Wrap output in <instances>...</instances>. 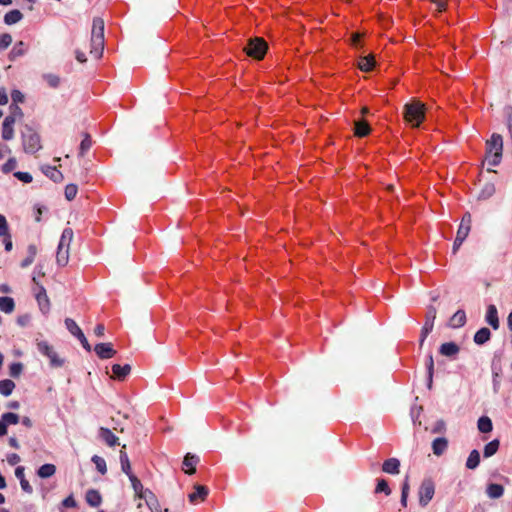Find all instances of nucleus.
Masks as SVG:
<instances>
[{
    "mask_svg": "<svg viewBox=\"0 0 512 512\" xmlns=\"http://www.w3.org/2000/svg\"><path fill=\"white\" fill-rule=\"evenodd\" d=\"M90 42V54L96 58L101 57L104 49V20L100 17L93 19Z\"/></svg>",
    "mask_w": 512,
    "mask_h": 512,
    "instance_id": "f257e3e1",
    "label": "nucleus"
},
{
    "mask_svg": "<svg viewBox=\"0 0 512 512\" xmlns=\"http://www.w3.org/2000/svg\"><path fill=\"white\" fill-rule=\"evenodd\" d=\"M503 152V138L500 134L493 133L486 142V159L492 166L500 164Z\"/></svg>",
    "mask_w": 512,
    "mask_h": 512,
    "instance_id": "f03ea898",
    "label": "nucleus"
},
{
    "mask_svg": "<svg viewBox=\"0 0 512 512\" xmlns=\"http://www.w3.org/2000/svg\"><path fill=\"white\" fill-rule=\"evenodd\" d=\"M404 118L413 127H418L425 118V106L419 101L407 103L404 106Z\"/></svg>",
    "mask_w": 512,
    "mask_h": 512,
    "instance_id": "7ed1b4c3",
    "label": "nucleus"
},
{
    "mask_svg": "<svg viewBox=\"0 0 512 512\" xmlns=\"http://www.w3.org/2000/svg\"><path fill=\"white\" fill-rule=\"evenodd\" d=\"M22 143L26 153L33 154L42 148L39 134L28 126H26L25 130L22 132Z\"/></svg>",
    "mask_w": 512,
    "mask_h": 512,
    "instance_id": "20e7f679",
    "label": "nucleus"
},
{
    "mask_svg": "<svg viewBox=\"0 0 512 512\" xmlns=\"http://www.w3.org/2000/svg\"><path fill=\"white\" fill-rule=\"evenodd\" d=\"M267 50V42L260 37H254L249 39L247 46L244 48L246 54L256 60H262Z\"/></svg>",
    "mask_w": 512,
    "mask_h": 512,
    "instance_id": "39448f33",
    "label": "nucleus"
},
{
    "mask_svg": "<svg viewBox=\"0 0 512 512\" xmlns=\"http://www.w3.org/2000/svg\"><path fill=\"white\" fill-rule=\"evenodd\" d=\"M435 494V484L431 478H425L418 490L419 504L426 507Z\"/></svg>",
    "mask_w": 512,
    "mask_h": 512,
    "instance_id": "423d86ee",
    "label": "nucleus"
},
{
    "mask_svg": "<svg viewBox=\"0 0 512 512\" xmlns=\"http://www.w3.org/2000/svg\"><path fill=\"white\" fill-rule=\"evenodd\" d=\"M436 315H437L436 308L433 305H429L427 307V311L425 314V322H424V325H423V327L421 329V333H420V340H419L420 348H422L427 336L433 330Z\"/></svg>",
    "mask_w": 512,
    "mask_h": 512,
    "instance_id": "0eeeda50",
    "label": "nucleus"
},
{
    "mask_svg": "<svg viewBox=\"0 0 512 512\" xmlns=\"http://www.w3.org/2000/svg\"><path fill=\"white\" fill-rule=\"evenodd\" d=\"M38 351L46 356L50 360L52 367H61L64 364V360L59 358L56 351L46 341L37 343Z\"/></svg>",
    "mask_w": 512,
    "mask_h": 512,
    "instance_id": "6e6552de",
    "label": "nucleus"
},
{
    "mask_svg": "<svg viewBox=\"0 0 512 512\" xmlns=\"http://www.w3.org/2000/svg\"><path fill=\"white\" fill-rule=\"evenodd\" d=\"M32 281L38 286V291L35 294L37 303L39 305L40 310L47 314L50 311V300L46 293V289L39 284L36 277H33Z\"/></svg>",
    "mask_w": 512,
    "mask_h": 512,
    "instance_id": "1a4fd4ad",
    "label": "nucleus"
},
{
    "mask_svg": "<svg viewBox=\"0 0 512 512\" xmlns=\"http://www.w3.org/2000/svg\"><path fill=\"white\" fill-rule=\"evenodd\" d=\"M471 223H472V216L469 212H466L462 219L461 223L459 225V228L457 230L456 238L460 241H465V239L468 237L469 232L471 230Z\"/></svg>",
    "mask_w": 512,
    "mask_h": 512,
    "instance_id": "9d476101",
    "label": "nucleus"
},
{
    "mask_svg": "<svg viewBox=\"0 0 512 512\" xmlns=\"http://www.w3.org/2000/svg\"><path fill=\"white\" fill-rule=\"evenodd\" d=\"M94 351L100 359H110L116 354L112 343H98L95 345Z\"/></svg>",
    "mask_w": 512,
    "mask_h": 512,
    "instance_id": "9b49d317",
    "label": "nucleus"
},
{
    "mask_svg": "<svg viewBox=\"0 0 512 512\" xmlns=\"http://www.w3.org/2000/svg\"><path fill=\"white\" fill-rule=\"evenodd\" d=\"M194 489L195 491L188 495L190 503L196 504L198 502H203L209 494L208 488L206 486L196 484L194 485Z\"/></svg>",
    "mask_w": 512,
    "mask_h": 512,
    "instance_id": "f8f14e48",
    "label": "nucleus"
},
{
    "mask_svg": "<svg viewBox=\"0 0 512 512\" xmlns=\"http://www.w3.org/2000/svg\"><path fill=\"white\" fill-rule=\"evenodd\" d=\"M111 370L113 379L124 381L131 372V366L129 364H113Z\"/></svg>",
    "mask_w": 512,
    "mask_h": 512,
    "instance_id": "ddd939ff",
    "label": "nucleus"
},
{
    "mask_svg": "<svg viewBox=\"0 0 512 512\" xmlns=\"http://www.w3.org/2000/svg\"><path fill=\"white\" fill-rule=\"evenodd\" d=\"M199 461L200 459L197 455L187 453L183 459L184 472L188 475L194 474Z\"/></svg>",
    "mask_w": 512,
    "mask_h": 512,
    "instance_id": "4468645a",
    "label": "nucleus"
},
{
    "mask_svg": "<svg viewBox=\"0 0 512 512\" xmlns=\"http://www.w3.org/2000/svg\"><path fill=\"white\" fill-rule=\"evenodd\" d=\"M99 437L110 447L119 445V438L108 428L101 427Z\"/></svg>",
    "mask_w": 512,
    "mask_h": 512,
    "instance_id": "2eb2a0df",
    "label": "nucleus"
},
{
    "mask_svg": "<svg viewBox=\"0 0 512 512\" xmlns=\"http://www.w3.org/2000/svg\"><path fill=\"white\" fill-rule=\"evenodd\" d=\"M485 320L494 330L499 328L498 311L495 305L491 304L487 307Z\"/></svg>",
    "mask_w": 512,
    "mask_h": 512,
    "instance_id": "dca6fc26",
    "label": "nucleus"
},
{
    "mask_svg": "<svg viewBox=\"0 0 512 512\" xmlns=\"http://www.w3.org/2000/svg\"><path fill=\"white\" fill-rule=\"evenodd\" d=\"M15 122L12 116H6L2 124V138L4 140H11L14 138Z\"/></svg>",
    "mask_w": 512,
    "mask_h": 512,
    "instance_id": "f3484780",
    "label": "nucleus"
},
{
    "mask_svg": "<svg viewBox=\"0 0 512 512\" xmlns=\"http://www.w3.org/2000/svg\"><path fill=\"white\" fill-rule=\"evenodd\" d=\"M382 471L387 474L397 475L400 472V461L397 458H389L382 464Z\"/></svg>",
    "mask_w": 512,
    "mask_h": 512,
    "instance_id": "a211bd4d",
    "label": "nucleus"
},
{
    "mask_svg": "<svg viewBox=\"0 0 512 512\" xmlns=\"http://www.w3.org/2000/svg\"><path fill=\"white\" fill-rule=\"evenodd\" d=\"M466 313L464 310H457L453 316L449 319L448 325L451 328H461L466 324Z\"/></svg>",
    "mask_w": 512,
    "mask_h": 512,
    "instance_id": "6ab92c4d",
    "label": "nucleus"
},
{
    "mask_svg": "<svg viewBox=\"0 0 512 512\" xmlns=\"http://www.w3.org/2000/svg\"><path fill=\"white\" fill-rule=\"evenodd\" d=\"M448 448V440L445 437H438L432 442V451L436 456H441Z\"/></svg>",
    "mask_w": 512,
    "mask_h": 512,
    "instance_id": "aec40b11",
    "label": "nucleus"
},
{
    "mask_svg": "<svg viewBox=\"0 0 512 512\" xmlns=\"http://www.w3.org/2000/svg\"><path fill=\"white\" fill-rule=\"evenodd\" d=\"M375 66V58L373 54L361 56L358 61V68L363 72L371 71Z\"/></svg>",
    "mask_w": 512,
    "mask_h": 512,
    "instance_id": "412c9836",
    "label": "nucleus"
},
{
    "mask_svg": "<svg viewBox=\"0 0 512 512\" xmlns=\"http://www.w3.org/2000/svg\"><path fill=\"white\" fill-rule=\"evenodd\" d=\"M459 351V346L454 342L443 343L439 348L440 354L447 357H453L457 355Z\"/></svg>",
    "mask_w": 512,
    "mask_h": 512,
    "instance_id": "4be33fe9",
    "label": "nucleus"
},
{
    "mask_svg": "<svg viewBox=\"0 0 512 512\" xmlns=\"http://www.w3.org/2000/svg\"><path fill=\"white\" fill-rule=\"evenodd\" d=\"M126 445L122 446V449L120 450V463H121V470L123 473H125L128 478L130 475H134L131 471V464L128 458V455L125 451Z\"/></svg>",
    "mask_w": 512,
    "mask_h": 512,
    "instance_id": "5701e85b",
    "label": "nucleus"
},
{
    "mask_svg": "<svg viewBox=\"0 0 512 512\" xmlns=\"http://www.w3.org/2000/svg\"><path fill=\"white\" fill-rule=\"evenodd\" d=\"M86 502L92 507L100 506L102 502V496L98 490L90 489L86 492Z\"/></svg>",
    "mask_w": 512,
    "mask_h": 512,
    "instance_id": "b1692460",
    "label": "nucleus"
},
{
    "mask_svg": "<svg viewBox=\"0 0 512 512\" xmlns=\"http://www.w3.org/2000/svg\"><path fill=\"white\" fill-rule=\"evenodd\" d=\"M42 171L47 177H49L55 183L63 181V174L56 167L45 166L42 168Z\"/></svg>",
    "mask_w": 512,
    "mask_h": 512,
    "instance_id": "393cba45",
    "label": "nucleus"
},
{
    "mask_svg": "<svg viewBox=\"0 0 512 512\" xmlns=\"http://www.w3.org/2000/svg\"><path fill=\"white\" fill-rule=\"evenodd\" d=\"M491 338V332L490 330L487 328V327H483L481 329H479L475 335H474V342L477 344V345H483L485 344L487 341H489Z\"/></svg>",
    "mask_w": 512,
    "mask_h": 512,
    "instance_id": "a878e982",
    "label": "nucleus"
},
{
    "mask_svg": "<svg viewBox=\"0 0 512 512\" xmlns=\"http://www.w3.org/2000/svg\"><path fill=\"white\" fill-rule=\"evenodd\" d=\"M371 131L369 124L364 120L355 121L354 134L357 137H365Z\"/></svg>",
    "mask_w": 512,
    "mask_h": 512,
    "instance_id": "bb28decb",
    "label": "nucleus"
},
{
    "mask_svg": "<svg viewBox=\"0 0 512 512\" xmlns=\"http://www.w3.org/2000/svg\"><path fill=\"white\" fill-rule=\"evenodd\" d=\"M486 493L491 499H498L503 496L504 487L500 484L491 483L487 486Z\"/></svg>",
    "mask_w": 512,
    "mask_h": 512,
    "instance_id": "cd10ccee",
    "label": "nucleus"
},
{
    "mask_svg": "<svg viewBox=\"0 0 512 512\" xmlns=\"http://www.w3.org/2000/svg\"><path fill=\"white\" fill-rule=\"evenodd\" d=\"M27 253H28L27 256L21 261L20 266L22 268H27L34 262L35 256L37 254L36 245H34V244L28 245Z\"/></svg>",
    "mask_w": 512,
    "mask_h": 512,
    "instance_id": "c85d7f7f",
    "label": "nucleus"
},
{
    "mask_svg": "<svg viewBox=\"0 0 512 512\" xmlns=\"http://www.w3.org/2000/svg\"><path fill=\"white\" fill-rule=\"evenodd\" d=\"M129 480L131 482L135 495L140 499H146V494H144V489L141 481L135 475H130Z\"/></svg>",
    "mask_w": 512,
    "mask_h": 512,
    "instance_id": "c756f323",
    "label": "nucleus"
},
{
    "mask_svg": "<svg viewBox=\"0 0 512 512\" xmlns=\"http://www.w3.org/2000/svg\"><path fill=\"white\" fill-rule=\"evenodd\" d=\"M23 18V14L20 10L14 9L7 12L4 16V22L7 25H13L18 23Z\"/></svg>",
    "mask_w": 512,
    "mask_h": 512,
    "instance_id": "7c9ffc66",
    "label": "nucleus"
},
{
    "mask_svg": "<svg viewBox=\"0 0 512 512\" xmlns=\"http://www.w3.org/2000/svg\"><path fill=\"white\" fill-rule=\"evenodd\" d=\"M15 309V302L13 298L8 296L0 297V311L4 313H12Z\"/></svg>",
    "mask_w": 512,
    "mask_h": 512,
    "instance_id": "2f4dec72",
    "label": "nucleus"
},
{
    "mask_svg": "<svg viewBox=\"0 0 512 512\" xmlns=\"http://www.w3.org/2000/svg\"><path fill=\"white\" fill-rule=\"evenodd\" d=\"M72 240H73V230L71 228H65L60 237L58 246L70 249Z\"/></svg>",
    "mask_w": 512,
    "mask_h": 512,
    "instance_id": "473e14b6",
    "label": "nucleus"
},
{
    "mask_svg": "<svg viewBox=\"0 0 512 512\" xmlns=\"http://www.w3.org/2000/svg\"><path fill=\"white\" fill-rule=\"evenodd\" d=\"M56 473V466L54 464H44L37 470V475L40 478H50Z\"/></svg>",
    "mask_w": 512,
    "mask_h": 512,
    "instance_id": "72a5a7b5",
    "label": "nucleus"
},
{
    "mask_svg": "<svg viewBox=\"0 0 512 512\" xmlns=\"http://www.w3.org/2000/svg\"><path fill=\"white\" fill-rule=\"evenodd\" d=\"M480 463V453L478 450L474 449L470 452L467 461L466 467L467 469L474 470L479 466Z\"/></svg>",
    "mask_w": 512,
    "mask_h": 512,
    "instance_id": "f704fd0d",
    "label": "nucleus"
},
{
    "mask_svg": "<svg viewBox=\"0 0 512 512\" xmlns=\"http://www.w3.org/2000/svg\"><path fill=\"white\" fill-rule=\"evenodd\" d=\"M69 248L57 247L56 262L60 266H66L69 261Z\"/></svg>",
    "mask_w": 512,
    "mask_h": 512,
    "instance_id": "c9c22d12",
    "label": "nucleus"
},
{
    "mask_svg": "<svg viewBox=\"0 0 512 512\" xmlns=\"http://www.w3.org/2000/svg\"><path fill=\"white\" fill-rule=\"evenodd\" d=\"M15 388V383L10 379H4L0 381V394L3 396H9L12 394Z\"/></svg>",
    "mask_w": 512,
    "mask_h": 512,
    "instance_id": "e433bc0d",
    "label": "nucleus"
},
{
    "mask_svg": "<svg viewBox=\"0 0 512 512\" xmlns=\"http://www.w3.org/2000/svg\"><path fill=\"white\" fill-rule=\"evenodd\" d=\"M499 445H500V442L498 439H494V440L490 441L489 443H487L485 445L484 451H483L484 457L489 458V457L493 456L494 454H496V452L499 449Z\"/></svg>",
    "mask_w": 512,
    "mask_h": 512,
    "instance_id": "4c0bfd02",
    "label": "nucleus"
},
{
    "mask_svg": "<svg viewBox=\"0 0 512 512\" xmlns=\"http://www.w3.org/2000/svg\"><path fill=\"white\" fill-rule=\"evenodd\" d=\"M492 428H493V424H492V421L489 417L487 416H482L479 418L478 420V429L480 432L482 433H488L490 431H492Z\"/></svg>",
    "mask_w": 512,
    "mask_h": 512,
    "instance_id": "58836bf2",
    "label": "nucleus"
},
{
    "mask_svg": "<svg viewBox=\"0 0 512 512\" xmlns=\"http://www.w3.org/2000/svg\"><path fill=\"white\" fill-rule=\"evenodd\" d=\"M26 53L25 43L23 41L17 42L10 52V59L14 60L17 57L23 56Z\"/></svg>",
    "mask_w": 512,
    "mask_h": 512,
    "instance_id": "ea45409f",
    "label": "nucleus"
},
{
    "mask_svg": "<svg viewBox=\"0 0 512 512\" xmlns=\"http://www.w3.org/2000/svg\"><path fill=\"white\" fill-rule=\"evenodd\" d=\"M65 326L67 328V330L73 335L75 336L76 338H78V336L83 333V331L81 330V328L78 326V324L71 318H66L65 319Z\"/></svg>",
    "mask_w": 512,
    "mask_h": 512,
    "instance_id": "a19ab883",
    "label": "nucleus"
},
{
    "mask_svg": "<svg viewBox=\"0 0 512 512\" xmlns=\"http://www.w3.org/2000/svg\"><path fill=\"white\" fill-rule=\"evenodd\" d=\"M92 140L88 133H84V138L82 139L79 147V156L83 157L85 153L91 148Z\"/></svg>",
    "mask_w": 512,
    "mask_h": 512,
    "instance_id": "79ce46f5",
    "label": "nucleus"
},
{
    "mask_svg": "<svg viewBox=\"0 0 512 512\" xmlns=\"http://www.w3.org/2000/svg\"><path fill=\"white\" fill-rule=\"evenodd\" d=\"M375 493H384L387 496L391 494V489L388 485V482L385 479L377 480V485L375 487Z\"/></svg>",
    "mask_w": 512,
    "mask_h": 512,
    "instance_id": "37998d69",
    "label": "nucleus"
},
{
    "mask_svg": "<svg viewBox=\"0 0 512 512\" xmlns=\"http://www.w3.org/2000/svg\"><path fill=\"white\" fill-rule=\"evenodd\" d=\"M92 462L95 464L96 469H97V470H98L102 475L106 474V472H107L106 461H105L102 457H100V456H98V455H94V456L92 457Z\"/></svg>",
    "mask_w": 512,
    "mask_h": 512,
    "instance_id": "c03bdc74",
    "label": "nucleus"
},
{
    "mask_svg": "<svg viewBox=\"0 0 512 512\" xmlns=\"http://www.w3.org/2000/svg\"><path fill=\"white\" fill-rule=\"evenodd\" d=\"M1 419H2L3 422L6 423V426L7 425H16V424L19 423V416H18V414H15V413H12V412L4 413L1 416Z\"/></svg>",
    "mask_w": 512,
    "mask_h": 512,
    "instance_id": "a18cd8bd",
    "label": "nucleus"
},
{
    "mask_svg": "<svg viewBox=\"0 0 512 512\" xmlns=\"http://www.w3.org/2000/svg\"><path fill=\"white\" fill-rule=\"evenodd\" d=\"M427 372H428V387L431 388L433 382V373H434V360L432 354L428 355L427 363Z\"/></svg>",
    "mask_w": 512,
    "mask_h": 512,
    "instance_id": "49530a36",
    "label": "nucleus"
},
{
    "mask_svg": "<svg viewBox=\"0 0 512 512\" xmlns=\"http://www.w3.org/2000/svg\"><path fill=\"white\" fill-rule=\"evenodd\" d=\"M23 370V365L20 362H14L9 366V375L13 378H18Z\"/></svg>",
    "mask_w": 512,
    "mask_h": 512,
    "instance_id": "de8ad7c7",
    "label": "nucleus"
},
{
    "mask_svg": "<svg viewBox=\"0 0 512 512\" xmlns=\"http://www.w3.org/2000/svg\"><path fill=\"white\" fill-rule=\"evenodd\" d=\"M78 192V187L76 184H68L65 187V197L68 201H72L75 199Z\"/></svg>",
    "mask_w": 512,
    "mask_h": 512,
    "instance_id": "09e8293b",
    "label": "nucleus"
},
{
    "mask_svg": "<svg viewBox=\"0 0 512 512\" xmlns=\"http://www.w3.org/2000/svg\"><path fill=\"white\" fill-rule=\"evenodd\" d=\"M494 193H495V186H494V184L487 183L483 187V189H482V191H481V193L479 195V198L487 199V198L491 197Z\"/></svg>",
    "mask_w": 512,
    "mask_h": 512,
    "instance_id": "8fccbe9b",
    "label": "nucleus"
},
{
    "mask_svg": "<svg viewBox=\"0 0 512 512\" xmlns=\"http://www.w3.org/2000/svg\"><path fill=\"white\" fill-rule=\"evenodd\" d=\"M433 434H444L446 432V423L443 419H439L435 422L431 428Z\"/></svg>",
    "mask_w": 512,
    "mask_h": 512,
    "instance_id": "3c124183",
    "label": "nucleus"
},
{
    "mask_svg": "<svg viewBox=\"0 0 512 512\" xmlns=\"http://www.w3.org/2000/svg\"><path fill=\"white\" fill-rule=\"evenodd\" d=\"M8 116H12L14 119V122H16L17 119H21L23 117V111L18 106V104H11L10 105V114Z\"/></svg>",
    "mask_w": 512,
    "mask_h": 512,
    "instance_id": "603ef678",
    "label": "nucleus"
},
{
    "mask_svg": "<svg viewBox=\"0 0 512 512\" xmlns=\"http://www.w3.org/2000/svg\"><path fill=\"white\" fill-rule=\"evenodd\" d=\"M12 43V36L9 33H3L0 35V49L4 50L8 48Z\"/></svg>",
    "mask_w": 512,
    "mask_h": 512,
    "instance_id": "864d4df0",
    "label": "nucleus"
},
{
    "mask_svg": "<svg viewBox=\"0 0 512 512\" xmlns=\"http://www.w3.org/2000/svg\"><path fill=\"white\" fill-rule=\"evenodd\" d=\"M17 166V161L15 158H9L6 163L2 166L3 173L7 174L13 171Z\"/></svg>",
    "mask_w": 512,
    "mask_h": 512,
    "instance_id": "5fc2aeb1",
    "label": "nucleus"
},
{
    "mask_svg": "<svg viewBox=\"0 0 512 512\" xmlns=\"http://www.w3.org/2000/svg\"><path fill=\"white\" fill-rule=\"evenodd\" d=\"M9 226L4 215L0 214V236H8Z\"/></svg>",
    "mask_w": 512,
    "mask_h": 512,
    "instance_id": "6e6d98bb",
    "label": "nucleus"
},
{
    "mask_svg": "<svg viewBox=\"0 0 512 512\" xmlns=\"http://www.w3.org/2000/svg\"><path fill=\"white\" fill-rule=\"evenodd\" d=\"M11 98L13 103L12 104H18L24 102V94L19 90H13L11 92Z\"/></svg>",
    "mask_w": 512,
    "mask_h": 512,
    "instance_id": "4d7b16f0",
    "label": "nucleus"
},
{
    "mask_svg": "<svg viewBox=\"0 0 512 512\" xmlns=\"http://www.w3.org/2000/svg\"><path fill=\"white\" fill-rule=\"evenodd\" d=\"M14 176H15L17 179H19V180L23 181L24 183H30V182H32V180H33L32 175H31L30 173H28V172H20V171H19V172H16V173L14 174Z\"/></svg>",
    "mask_w": 512,
    "mask_h": 512,
    "instance_id": "13d9d810",
    "label": "nucleus"
},
{
    "mask_svg": "<svg viewBox=\"0 0 512 512\" xmlns=\"http://www.w3.org/2000/svg\"><path fill=\"white\" fill-rule=\"evenodd\" d=\"M361 38H362V34L353 33L350 38L351 45L354 46L355 48H361L362 47Z\"/></svg>",
    "mask_w": 512,
    "mask_h": 512,
    "instance_id": "bf43d9fd",
    "label": "nucleus"
},
{
    "mask_svg": "<svg viewBox=\"0 0 512 512\" xmlns=\"http://www.w3.org/2000/svg\"><path fill=\"white\" fill-rule=\"evenodd\" d=\"M62 505L66 508H74L76 507L77 505V502L76 500L74 499V497L72 495L66 497L63 501H62Z\"/></svg>",
    "mask_w": 512,
    "mask_h": 512,
    "instance_id": "052dcab7",
    "label": "nucleus"
},
{
    "mask_svg": "<svg viewBox=\"0 0 512 512\" xmlns=\"http://www.w3.org/2000/svg\"><path fill=\"white\" fill-rule=\"evenodd\" d=\"M46 80L51 87H57L60 83L59 77L53 74L47 75Z\"/></svg>",
    "mask_w": 512,
    "mask_h": 512,
    "instance_id": "680f3d73",
    "label": "nucleus"
},
{
    "mask_svg": "<svg viewBox=\"0 0 512 512\" xmlns=\"http://www.w3.org/2000/svg\"><path fill=\"white\" fill-rule=\"evenodd\" d=\"M77 339L81 342V344H82L83 348H84L86 351H88V352H90V351H91V349H92V348H91V345L89 344V342H88L87 338L85 337L84 333H81V334L78 336V338H77Z\"/></svg>",
    "mask_w": 512,
    "mask_h": 512,
    "instance_id": "e2e57ef3",
    "label": "nucleus"
},
{
    "mask_svg": "<svg viewBox=\"0 0 512 512\" xmlns=\"http://www.w3.org/2000/svg\"><path fill=\"white\" fill-rule=\"evenodd\" d=\"M19 481H20L21 488L24 492H26L28 494H31L33 492L32 486L29 484V482L26 479H21Z\"/></svg>",
    "mask_w": 512,
    "mask_h": 512,
    "instance_id": "0e129e2a",
    "label": "nucleus"
},
{
    "mask_svg": "<svg viewBox=\"0 0 512 512\" xmlns=\"http://www.w3.org/2000/svg\"><path fill=\"white\" fill-rule=\"evenodd\" d=\"M20 460V456L16 453H12L7 456V462L12 466L18 464Z\"/></svg>",
    "mask_w": 512,
    "mask_h": 512,
    "instance_id": "69168bd1",
    "label": "nucleus"
},
{
    "mask_svg": "<svg viewBox=\"0 0 512 512\" xmlns=\"http://www.w3.org/2000/svg\"><path fill=\"white\" fill-rule=\"evenodd\" d=\"M507 127L512 138V107L507 108Z\"/></svg>",
    "mask_w": 512,
    "mask_h": 512,
    "instance_id": "338daca9",
    "label": "nucleus"
},
{
    "mask_svg": "<svg viewBox=\"0 0 512 512\" xmlns=\"http://www.w3.org/2000/svg\"><path fill=\"white\" fill-rule=\"evenodd\" d=\"M75 57L79 63H85L87 61L85 53L80 49L75 50Z\"/></svg>",
    "mask_w": 512,
    "mask_h": 512,
    "instance_id": "774afa93",
    "label": "nucleus"
}]
</instances>
